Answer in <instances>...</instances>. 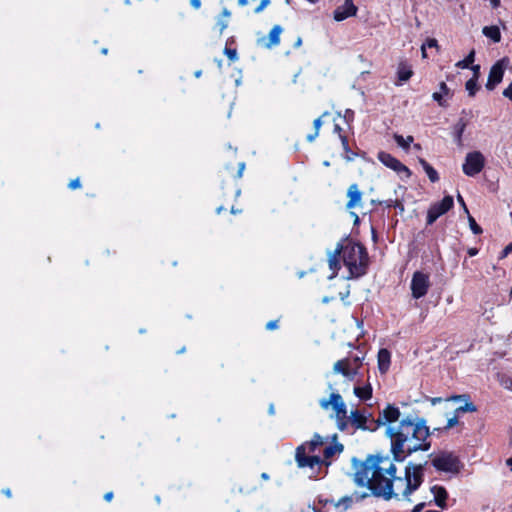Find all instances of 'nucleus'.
I'll return each mask as SVG.
<instances>
[{
    "label": "nucleus",
    "mask_w": 512,
    "mask_h": 512,
    "mask_svg": "<svg viewBox=\"0 0 512 512\" xmlns=\"http://www.w3.org/2000/svg\"><path fill=\"white\" fill-rule=\"evenodd\" d=\"M468 254H469V256L473 257L478 254V249L477 248H469Z\"/></svg>",
    "instance_id": "52"
},
{
    "label": "nucleus",
    "mask_w": 512,
    "mask_h": 512,
    "mask_svg": "<svg viewBox=\"0 0 512 512\" xmlns=\"http://www.w3.org/2000/svg\"><path fill=\"white\" fill-rule=\"evenodd\" d=\"M269 413L274 414V405L273 404H271L269 407Z\"/></svg>",
    "instance_id": "60"
},
{
    "label": "nucleus",
    "mask_w": 512,
    "mask_h": 512,
    "mask_svg": "<svg viewBox=\"0 0 512 512\" xmlns=\"http://www.w3.org/2000/svg\"><path fill=\"white\" fill-rule=\"evenodd\" d=\"M377 157L378 160L385 166L391 168L399 174L404 173L406 177H410V170L391 154L386 152H379Z\"/></svg>",
    "instance_id": "10"
},
{
    "label": "nucleus",
    "mask_w": 512,
    "mask_h": 512,
    "mask_svg": "<svg viewBox=\"0 0 512 512\" xmlns=\"http://www.w3.org/2000/svg\"><path fill=\"white\" fill-rule=\"evenodd\" d=\"M453 205L452 196H445L440 202L432 204L427 212V224H433L441 215L448 212Z\"/></svg>",
    "instance_id": "7"
},
{
    "label": "nucleus",
    "mask_w": 512,
    "mask_h": 512,
    "mask_svg": "<svg viewBox=\"0 0 512 512\" xmlns=\"http://www.w3.org/2000/svg\"><path fill=\"white\" fill-rule=\"evenodd\" d=\"M352 362L353 369H356L358 371L359 367L361 366V360L360 357L356 356L353 359H350Z\"/></svg>",
    "instance_id": "43"
},
{
    "label": "nucleus",
    "mask_w": 512,
    "mask_h": 512,
    "mask_svg": "<svg viewBox=\"0 0 512 512\" xmlns=\"http://www.w3.org/2000/svg\"><path fill=\"white\" fill-rule=\"evenodd\" d=\"M357 7L354 5L353 0H345L344 4L337 7L334 11V19L336 21H343L348 17L355 16Z\"/></svg>",
    "instance_id": "13"
},
{
    "label": "nucleus",
    "mask_w": 512,
    "mask_h": 512,
    "mask_svg": "<svg viewBox=\"0 0 512 512\" xmlns=\"http://www.w3.org/2000/svg\"><path fill=\"white\" fill-rule=\"evenodd\" d=\"M457 199H458V202L460 203V205L463 206L465 212L469 215V211L467 209V206H466V204H465V202H464V200H463V198H462V196L460 194H458Z\"/></svg>",
    "instance_id": "49"
},
{
    "label": "nucleus",
    "mask_w": 512,
    "mask_h": 512,
    "mask_svg": "<svg viewBox=\"0 0 512 512\" xmlns=\"http://www.w3.org/2000/svg\"><path fill=\"white\" fill-rule=\"evenodd\" d=\"M368 421V417L362 414L359 410L352 411L348 416V424L350 423L354 428L374 430L375 428H370V426H368Z\"/></svg>",
    "instance_id": "14"
},
{
    "label": "nucleus",
    "mask_w": 512,
    "mask_h": 512,
    "mask_svg": "<svg viewBox=\"0 0 512 512\" xmlns=\"http://www.w3.org/2000/svg\"><path fill=\"white\" fill-rule=\"evenodd\" d=\"M426 506L425 502L418 503L412 510V512H421L422 509Z\"/></svg>",
    "instance_id": "48"
},
{
    "label": "nucleus",
    "mask_w": 512,
    "mask_h": 512,
    "mask_svg": "<svg viewBox=\"0 0 512 512\" xmlns=\"http://www.w3.org/2000/svg\"><path fill=\"white\" fill-rule=\"evenodd\" d=\"M278 328V321L277 320H272V321H269L267 324H266V329L267 330H275Z\"/></svg>",
    "instance_id": "44"
},
{
    "label": "nucleus",
    "mask_w": 512,
    "mask_h": 512,
    "mask_svg": "<svg viewBox=\"0 0 512 512\" xmlns=\"http://www.w3.org/2000/svg\"><path fill=\"white\" fill-rule=\"evenodd\" d=\"M321 125H322V120L320 117H318L317 119L314 120L313 126H314L315 131H317V133H319V129H320Z\"/></svg>",
    "instance_id": "47"
},
{
    "label": "nucleus",
    "mask_w": 512,
    "mask_h": 512,
    "mask_svg": "<svg viewBox=\"0 0 512 512\" xmlns=\"http://www.w3.org/2000/svg\"><path fill=\"white\" fill-rule=\"evenodd\" d=\"M476 406L472 402H466L463 406H460L456 409V413H464V412H475Z\"/></svg>",
    "instance_id": "33"
},
{
    "label": "nucleus",
    "mask_w": 512,
    "mask_h": 512,
    "mask_svg": "<svg viewBox=\"0 0 512 512\" xmlns=\"http://www.w3.org/2000/svg\"><path fill=\"white\" fill-rule=\"evenodd\" d=\"M391 354L387 349H380L378 352V367L381 373H386L390 366Z\"/></svg>",
    "instance_id": "20"
},
{
    "label": "nucleus",
    "mask_w": 512,
    "mask_h": 512,
    "mask_svg": "<svg viewBox=\"0 0 512 512\" xmlns=\"http://www.w3.org/2000/svg\"><path fill=\"white\" fill-rule=\"evenodd\" d=\"M283 29L280 25H275L268 34V41L264 44L267 48L279 45L280 35Z\"/></svg>",
    "instance_id": "21"
},
{
    "label": "nucleus",
    "mask_w": 512,
    "mask_h": 512,
    "mask_svg": "<svg viewBox=\"0 0 512 512\" xmlns=\"http://www.w3.org/2000/svg\"><path fill=\"white\" fill-rule=\"evenodd\" d=\"M413 148H414L415 150H418V151H419V150H421V145H420V144H414Z\"/></svg>",
    "instance_id": "61"
},
{
    "label": "nucleus",
    "mask_w": 512,
    "mask_h": 512,
    "mask_svg": "<svg viewBox=\"0 0 512 512\" xmlns=\"http://www.w3.org/2000/svg\"><path fill=\"white\" fill-rule=\"evenodd\" d=\"M333 372L335 374H342L349 380H353L357 374V370L353 369L352 362L348 358L335 362L333 365Z\"/></svg>",
    "instance_id": "11"
},
{
    "label": "nucleus",
    "mask_w": 512,
    "mask_h": 512,
    "mask_svg": "<svg viewBox=\"0 0 512 512\" xmlns=\"http://www.w3.org/2000/svg\"><path fill=\"white\" fill-rule=\"evenodd\" d=\"M393 138L395 142L398 144V146H400L404 150H408L410 144L414 141L413 136H407L406 138H404L400 134H394Z\"/></svg>",
    "instance_id": "27"
},
{
    "label": "nucleus",
    "mask_w": 512,
    "mask_h": 512,
    "mask_svg": "<svg viewBox=\"0 0 512 512\" xmlns=\"http://www.w3.org/2000/svg\"><path fill=\"white\" fill-rule=\"evenodd\" d=\"M112 498H113V493H112V492H107V493L104 495V499H105L106 501H108V502H109V501H111V500H112Z\"/></svg>",
    "instance_id": "53"
},
{
    "label": "nucleus",
    "mask_w": 512,
    "mask_h": 512,
    "mask_svg": "<svg viewBox=\"0 0 512 512\" xmlns=\"http://www.w3.org/2000/svg\"><path fill=\"white\" fill-rule=\"evenodd\" d=\"M190 4L195 9H199L201 6V0H190Z\"/></svg>",
    "instance_id": "50"
},
{
    "label": "nucleus",
    "mask_w": 512,
    "mask_h": 512,
    "mask_svg": "<svg viewBox=\"0 0 512 512\" xmlns=\"http://www.w3.org/2000/svg\"><path fill=\"white\" fill-rule=\"evenodd\" d=\"M348 202L346 204L347 209H353L360 207L362 204V192L359 190L357 184H351L347 190Z\"/></svg>",
    "instance_id": "15"
},
{
    "label": "nucleus",
    "mask_w": 512,
    "mask_h": 512,
    "mask_svg": "<svg viewBox=\"0 0 512 512\" xmlns=\"http://www.w3.org/2000/svg\"><path fill=\"white\" fill-rule=\"evenodd\" d=\"M262 478H263V479H268V478H269V476H268L266 473H263V474H262Z\"/></svg>",
    "instance_id": "63"
},
{
    "label": "nucleus",
    "mask_w": 512,
    "mask_h": 512,
    "mask_svg": "<svg viewBox=\"0 0 512 512\" xmlns=\"http://www.w3.org/2000/svg\"><path fill=\"white\" fill-rule=\"evenodd\" d=\"M431 492L434 495V500L437 506L444 509L446 508V500L448 493L443 486L434 485L431 487Z\"/></svg>",
    "instance_id": "18"
},
{
    "label": "nucleus",
    "mask_w": 512,
    "mask_h": 512,
    "mask_svg": "<svg viewBox=\"0 0 512 512\" xmlns=\"http://www.w3.org/2000/svg\"><path fill=\"white\" fill-rule=\"evenodd\" d=\"M421 51H422V57H423V58H426V57H427V53H426V45H422V47H421Z\"/></svg>",
    "instance_id": "56"
},
{
    "label": "nucleus",
    "mask_w": 512,
    "mask_h": 512,
    "mask_svg": "<svg viewBox=\"0 0 512 512\" xmlns=\"http://www.w3.org/2000/svg\"><path fill=\"white\" fill-rule=\"evenodd\" d=\"M301 42H302V41H301V38H298V40L296 41V45H297V46L301 45Z\"/></svg>",
    "instance_id": "64"
},
{
    "label": "nucleus",
    "mask_w": 512,
    "mask_h": 512,
    "mask_svg": "<svg viewBox=\"0 0 512 512\" xmlns=\"http://www.w3.org/2000/svg\"><path fill=\"white\" fill-rule=\"evenodd\" d=\"M412 75L413 71L411 66L407 62H400L397 68V85H401L403 82L408 81Z\"/></svg>",
    "instance_id": "19"
},
{
    "label": "nucleus",
    "mask_w": 512,
    "mask_h": 512,
    "mask_svg": "<svg viewBox=\"0 0 512 512\" xmlns=\"http://www.w3.org/2000/svg\"><path fill=\"white\" fill-rule=\"evenodd\" d=\"M231 16L230 11L227 8H223L221 16L217 21V26L219 27V32L222 33L228 26L227 19Z\"/></svg>",
    "instance_id": "28"
},
{
    "label": "nucleus",
    "mask_w": 512,
    "mask_h": 512,
    "mask_svg": "<svg viewBox=\"0 0 512 512\" xmlns=\"http://www.w3.org/2000/svg\"><path fill=\"white\" fill-rule=\"evenodd\" d=\"M270 3H271L270 0H261L259 5L254 9V13L255 14L261 13L270 5Z\"/></svg>",
    "instance_id": "37"
},
{
    "label": "nucleus",
    "mask_w": 512,
    "mask_h": 512,
    "mask_svg": "<svg viewBox=\"0 0 512 512\" xmlns=\"http://www.w3.org/2000/svg\"><path fill=\"white\" fill-rule=\"evenodd\" d=\"M399 408L388 405L375 421L376 426H386V435L391 439V450L398 461L405 454L416 451H427L430 442L427 441L430 431L424 419L408 415L400 419Z\"/></svg>",
    "instance_id": "2"
},
{
    "label": "nucleus",
    "mask_w": 512,
    "mask_h": 512,
    "mask_svg": "<svg viewBox=\"0 0 512 512\" xmlns=\"http://www.w3.org/2000/svg\"><path fill=\"white\" fill-rule=\"evenodd\" d=\"M503 95L512 100V82L506 89H504Z\"/></svg>",
    "instance_id": "45"
},
{
    "label": "nucleus",
    "mask_w": 512,
    "mask_h": 512,
    "mask_svg": "<svg viewBox=\"0 0 512 512\" xmlns=\"http://www.w3.org/2000/svg\"><path fill=\"white\" fill-rule=\"evenodd\" d=\"M340 139H341V142H342L343 149L346 152V156H345L346 160H348V161L353 160L354 154L353 153L350 154L347 137L343 136V135H340Z\"/></svg>",
    "instance_id": "32"
},
{
    "label": "nucleus",
    "mask_w": 512,
    "mask_h": 512,
    "mask_svg": "<svg viewBox=\"0 0 512 512\" xmlns=\"http://www.w3.org/2000/svg\"><path fill=\"white\" fill-rule=\"evenodd\" d=\"M243 168H244V164L242 163V164L240 165V167H239V170H240V171H239V175H241V172H242Z\"/></svg>",
    "instance_id": "62"
},
{
    "label": "nucleus",
    "mask_w": 512,
    "mask_h": 512,
    "mask_svg": "<svg viewBox=\"0 0 512 512\" xmlns=\"http://www.w3.org/2000/svg\"><path fill=\"white\" fill-rule=\"evenodd\" d=\"M471 69L473 71V77L471 79H476V81H478V78L480 76V66L474 65V66H471Z\"/></svg>",
    "instance_id": "41"
},
{
    "label": "nucleus",
    "mask_w": 512,
    "mask_h": 512,
    "mask_svg": "<svg viewBox=\"0 0 512 512\" xmlns=\"http://www.w3.org/2000/svg\"><path fill=\"white\" fill-rule=\"evenodd\" d=\"M354 394L361 400H368L372 397V387L370 384L364 387L356 386L354 387Z\"/></svg>",
    "instance_id": "22"
},
{
    "label": "nucleus",
    "mask_w": 512,
    "mask_h": 512,
    "mask_svg": "<svg viewBox=\"0 0 512 512\" xmlns=\"http://www.w3.org/2000/svg\"><path fill=\"white\" fill-rule=\"evenodd\" d=\"M506 464H507V466L510 467V469L512 471V457L506 460Z\"/></svg>",
    "instance_id": "58"
},
{
    "label": "nucleus",
    "mask_w": 512,
    "mask_h": 512,
    "mask_svg": "<svg viewBox=\"0 0 512 512\" xmlns=\"http://www.w3.org/2000/svg\"><path fill=\"white\" fill-rule=\"evenodd\" d=\"M509 59L504 57L498 60L490 69L488 80L486 83V88L488 90H493L499 83H501L503 79V75L505 69L509 65Z\"/></svg>",
    "instance_id": "8"
},
{
    "label": "nucleus",
    "mask_w": 512,
    "mask_h": 512,
    "mask_svg": "<svg viewBox=\"0 0 512 512\" xmlns=\"http://www.w3.org/2000/svg\"><path fill=\"white\" fill-rule=\"evenodd\" d=\"M309 462L311 463L310 467H314L315 465H318L324 461L318 456H309Z\"/></svg>",
    "instance_id": "40"
},
{
    "label": "nucleus",
    "mask_w": 512,
    "mask_h": 512,
    "mask_svg": "<svg viewBox=\"0 0 512 512\" xmlns=\"http://www.w3.org/2000/svg\"><path fill=\"white\" fill-rule=\"evenodd\" d=\"M3 493H4L6 496H8V497H10V496H11V491H10V489H5V490H3Z\"/></svg>",
    "instance_id": "59"
},
{
    "label": "nucleus",
    "mask_w": 512,
    "mask_h": 512,
    "mask_svg": "<svg viewBox=\"0 0 512 512\" xmlns=\"http://www.w3.org/2000/svg\"><path fill=\"white\" fill-rule=\"evenodd\" d=\"M441 401H442V398H440V397L431 398L432 405H436L437 403H440Z\"/></svg>",
    "instance_id": "54"
},
{
    "label": "nucleus",
    "mask_w": 512,
    "mask_h": 512,
    "mask_svg": "<svg viewBox=\"0 0 512 512\" xmlns=\"http://www.w3.org/2000/svg\"><path fill=\"white\" fill-rule=\"evenodd\" d=\"M491 1V5L496 8L500 5V0H490Z\"/></svg>",
    "instance_id": "55"
},
{
    "label": "nucleus",
    "mask_w": 512,
    "mask_h": 512,
    "mask_svg": "<svg viewBox=\"0 0 512 512\" xmlns=\"http://www.w3.org/2000/svg\"><path fill=\"white\" fill-rule=\"evenodd\" d=\"M483 34L493 40L499 42L501 39V33L497 26H485L482 30Z\"/></svg>",
    "instance_id": "26"
},
{
    "label": "nucleus",
    "mask_w": 512,
    "mask_h": 512,
    "mask_svg": "<svg viewBox=\"0 0 512 512\" xmlns=\"http://www.w3.org/2000/svg\"><path fill=\"white\" fill-rule=\"evenodd\" d=\"M419 163L425 170V172L431 182H437L439 180V175H438L437 171L426 160L420 158Z\"/></svg>",
    "instance_id": "23"
},
{
    "label": "nucleus",
    "mask_w": 512,
    "mask_h": 512,
    "mask_svg": "<svg viewBox=\"0 0 512 512\" xmlns=\"http://www.w3.org/2000/svg\"><path fill=\"white\" fill-rule=\"evenodd\" d=\"M342 251V244H338L336 249L333 252H330L328 255V264L329 268L333 271V274L330 278H333L337 275L338 270L340 269L339 256Z\"/></svg>",
    "instance_id": "17"
},
{
    "label": "nucleus",
    "mask_w": 512,
    "mask_h": 512,
    "mask_svg": "<svg viewBox=\"0 0 512 512\" xmlns=\"http://www.w3.org/2000/svg\"><path fill=\"white\" fill-rule=\"evenodd\" d=\"M396 466L389 456H369L354 474V482L367 486L375 496L385 500L392 498L411 501V494L423 482L424 465L409 463L404 477H396Z\"/></svg>",
    "instance_id": "1"
},
{
    "label": "nucleus",
    "mask_w": 512,
    "mask_h": 512,
    "mask_svg": "<svg viewBox=\"0 0 512 512\" xmlns=\"http://www.w3.org/2000/svg\"><path fill=\"white\" fill-rule=\"evenodd\" d=\"M68 186H69V188H70V189H77V188H80L81 183H80L79 178H76V179L71 180V181L69 182Z\"/></svg>",
    "instance_id": "42"
},
{
    "label": "nucleus",
    "mask_w": 512,
    "mask_h": 512,
    "mask_svg": "<svg viewBox=\"0 0 512 512\" xmlns=\"http://www.w3.org/2000/svg\"><path fill=\"white\" fill-rule=\"evenodd\" d=\"M510 253H512V243L508 244L501 252L500 259L507 257Z\"/></svg>",
    "instance_id": "39"
},
{
    "label": "nucleus",
    "mask_w": 512,
    "mask_h": 512,
    "mask_svg": "<svg viewBox=\"0 0 512 512\" xmlns=\"http://www.w3.org/2000/svg\"><path fill=\"white\" fill-rule=\"evenodd\" d=\"M224 53L227 55L231 62H235L238 60L237 51L235 49L225 48Z\"/></svg>",
    "instance_id": "36"
},
{
    "label": "nucleus",
    "mask_w": 512,
    "mask_h": 512,
    "mask_svg": "<svg viewBox=\"0 0 512 512\" xmlns=\"http://www.w3.org/2000/svg\"><path fill=\"white\" fill-rule=\"evenodd\" d=\"M342 451H343V445L340 444V443H334V444H330V445L325 446V448L323 450V461H324V463L327 466L330 465L331 459L334 456L341 454Z\"/></svg>",
    "instance_id": "16"
},
{
    "label": "nucleus",
    "mask_w": 512,
    "mask_h": 512,
    "mask_svg": "<svg viewBox=\"0 0 512 512\" xmlns=\"http://www.w3.org/2000/svg\"><path fill=\"white\" fill-rule=\"evenodd\" d=\"M429 277L422 272H415L411 281V290L414 298L423 297L429 288Z\"/></svg>",
    "instance_id": "9"
},
{
    "label": "nucleus",
    "mask_w": 512,
    "mask_h": 512,
    "mask_svg": "<svg viewBox=\"0 0 512 512\" xmlns=\"http://www.w3.org/2000/svg\"><path fill=\"white\" fill-rule=\"evenodd\" d=\"M432 465L439 471L458 473L460 470V461L456 455L451 452H440L432 459Z\"/></svg>",
    "instance_id": "5"
},
{
    "label": "nucleus",
    "mask_w": 512,
    "mask_h": 512,
    "mask_svg": "<svg viewBox=\"0 0 512 512\" xmlns=\"http://www.w3.org/2000/svg\"><path fill=\"white\" fill-rule=\"evenodd\" d=\"M465 127H466V124L463 122H459L455 126V140L457 141L458 144H461V138H462V134L465 130Z\"/></svg>",
    "instance_id": "31"
},
{
    "label": "nucleus",
    "mask_w": 512,
    "mask_h": 512,
    "mask_svg": "<svg viewBox=\"0 0 512 512\" xmlns=\"http://www.w3.org/2000/svg\"><path fill=\"white\" fill-rule=\"evenodd\" d=\"M485 166V158L480 151L469 152L462 166L465 175L473 177L479 174Z\"/></svg>",
    "instance_id": "6"
},
{
    "label": "nucleus",
    "mask_w": 512,
    "mask_h": 512,
    "mask_svg": "<svg viewBox=\"0 0 512 512\" xmlns=\"http://www.w3.org/2000/svg\"><path fill=\"white\" fill-rule=\"evenodd\" d=\"M458 423V416L454 415L451 418H448L447 425L445 426V429H450L454 427Z\"/></svg>",
    "instance_id": "38"
},
{
    "label": "nucleus",
    "mask_w": 512,
    "mask_h": 512,
    "mask_svg": "<svg viewBox=\"0 0 512 512\" xmlns=\"http://www.w3.org/2000/svg\"><path fill=\"white\" fill-rule=\"evenodd\" d=\"M465 88L468 91L469 96H474L476 91L479 89L476 79H469L466 82Z\"/></svg>",
    "instance_id": "30"
},
{
    "label": "nucleus",
    "mask_w": 512,
    "mask_h": 512,
    "mask_svg": "<svg viewBox=\"0 0 512 512\" xmlns=\"http://www.w3.org/2000/svg\"><path fill=\"white\" fill-rule=\"evenodd\" d=\"M364 497H366V494L358 496L357 493H354L353 495L343 496L337 501L334 499H326L324 503L325 505L330 504L341 511H346L352 506L354 498H356V500H360Z\"/></svg>",
    "instance_id": "12"
},
{
    "label": "nucleus",
    "mask_w": 512,
    "mask_h": 512,
    "mask_svg": "<svg viewBox=\"0 0 512 512\" xmlns=\"http://www.w3.org/2000/svg\"><path fill=\"white\" fill-rule=\"evenodd\" d=\"M317 136H318V133H317V131H315L313 134L307 135V140L309 142H313Z\"/></svg>",
    "instance_id": "51"
},
{
    "label": "nucleus",
    "mask_w": 512,
    "mask_h": 512,
    "mask_svg": "<svg viewBox=\"0 0 512 512\" xmlns=\"http://www.w3.org/2000/svg\"><path fill=\"white\" fill-rule=\"evenodd\" d=\"M426 45V47L432 48L437 47V40L436 39H427V41L423 44Z\"/></svg>",
    "instance_id": "46"
},
{
    "label": "nucleus",
    "mask_w": 512,
    "mask_h": 512,
    "mask_svg": "<svg viewBox=\"0 0 512 512\" xmlns=\"http://www.w3.org/2000/svg\"><path fill=\"white\" fill-rule=\"evenodd\" d=\"M296 461L299 467L311 466V463L309 462V456L306 455L304 446H300L297 448Z\"/></svg>",
    "instance_id": "25"
},
{
    "label": "nucleus",
    "mask_w": 512,
    "mask_h": 512,
    "mask_svg": "<svg viewBox=\"0 0 512 512\" xmlns=\"http://www.w3.org/2000/svg\"><path fill=\"white\" fill-rule=\"evenodd\" d=\"M450 89L447 87V85L444 82L440 83V91L435 92L432 95V98L438 102V104L442 107L446 106V102L443 100L444 95H449Z\"/></svg>",
    "instance_id": "24"
},
{
    "label": "nucleus",
    "mask_w": 512,
    "mask_h": 512,
    "mask_svg": "<svg viewBox=\"0 0 512 512\" xmlns=\"http://www.w3.org/2000/svg\"><path fill=\"white\" fill-rule=\"evenodd\" d=\"M248 4V0H238L239 6H246Z\"/></svg>",
    "instance_id": "57"
},
{
    "label": "nucleus",
    "mask_w": 512,
    "mask_h": 512,
    "mask_svg": "<svg viewBox=\"0 0 512 512\" xmlns=\"http://www.w3.org/2000/svg\"><path fill=\"white\" fill-rule=\"evenodd\" d=\"M470 228L474 234H480L482 232L481 227L476 223L475 219L469 215Z\"/></svg>",
    "instance_id": "35"
},
{
    "label": "nucleus",
    "mask_w": 512,
    "mask_h": 512,
    "mask_svg": "<svg viewBox=\"0 0 512 512\" xmlns=\"http://www.w3.org/2000/svg\"><path fill=\"white\" fill-rule=\"evenodd\" d=\"M475 59V51L472 50L465 59L456 63V66L461 69L469 68Z\"/></svg>",
    "instance_id": "29"
},
{
    "label": "nucleus",
    "mask_w": 512,
    "mask_h": 512,
    "mask_svg": "<svg viewBox=\"0 0 512 512\" xmlns=\"http://www.w3.org/2000/svg\"><path fill=\"white\" fill-rule=\"evenodd\" d=\"M323 444V439L320 435H315L313 437V439L311 440V442L309 443V446H310V450L311 451H314L315 447L319 446V445H322Z\"/></svg>",
    "instance_id": "34"
},
{
    "label": "nucleus",
    "mask_w": 512,
    "mask_h": 512,
    "mask_svg": "<svg viewBox=\"0 0 512 512\" xmlns=\"http://www.w3.org/2000/svg\"><path fill=\"white\" fill-rule=\"evenodd\" d=\"M322 409L327 410L330 407L334 411V418L340 431H344L348 427V415L346 404L339 393H331L329 399L322 398L319 401Z\"/></svg>",
    "instance_id": "4"
},
{
    "label": "nucleus",
    "mask_w": 512,
    "mask_h": 512,
    "mask_svg": "<svg viewBox=\"0 0 512 512\" xmlns=\"http://www.w3.org/2000/svg\"><path fill=\"white\" fill-rule=\"evenodd\" d=\"M342 259L349 269L351 277H360L365 273L367 254L365 248L357 243L348 242L342 245Z\"/></svg>",
    "instance_id": "3"
}]
</instances>
